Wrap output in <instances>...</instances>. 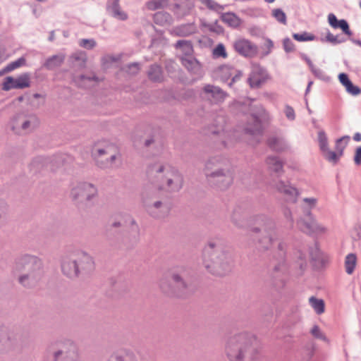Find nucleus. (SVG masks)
<instances>
[{
	"label": "nucleus",
	"instance_id": "obj_27",
	"mask_svg": "<svg viewBox=\"0 0 361 361\" xmlns=\"http://www.w3.org/2000/svg\"><path fill=\"white\" fill-rule=\"evenodd\" d=\"M267 145L271 150L277 152L286 151L289 148L288 142L284 138L279 137H269L267 140Z\"/></svg>",
	"mask_w": 361,
	"mask_h": 361
},
{
	"label": "nucleus",
	"instance_id": "obj_5",
	"mask_svg": "<svg viewBox=\"0 0 361 361\" xmlns=\"http://www.w3.org/2000/svg\"><path fill=\"white\" fill-rule=\"evenodd\" d=\"M204 173L209 185L221 190L227 189L233 181L228 161L221 156L211 157L205 164Z\"/></svg>",
	"mask_w": 361,
	"mask_h": 361
},
{
	"label": "nucleus",
	"instance_id": "obj_40",
	"mask_svg": "<svg viewBox=\"0 0 361 361\" xmlns=\"http://www.w3.org/2000/svg\"><path fill=\"white\" fill-rule=\"evenodd\" d=\"M98 80V78L94 74L90 75L82 74L77 78L76 82L78 86L86 87V82H97Z\"/></svg>",
	"mask_w": 361,
	"mask_h": 361
},
{
	"label": "nucleus",
	"instance_id": "obj_22",
	"mask_svg": "<svg viewBox=\"0 0 361 361\" xmlns=\"http://www.w3.org/2000/svg\"><path fill=\"white\" fill-rule=\"evenodd\" d=\"M221 80L227 82L231 87L233 84L240 80L242 76V72L229 66H224L221 68Z\"/></svg>",
	"mask_w": 361,
	"mask_h": 361
},
{
	"label": "nucleus",
	"instance_id": "obj_30",
	"mask_svg": "<svg viewBox=\"0 0 361 361\" xmlns=\"http://www.w3.org/2000/svg\"><path fill=\"white\" fill-rule=\"evenodd\" d=\"M64 60L65 55L63 54H55L46 59L43 63V67L49 71H53L60 67Z\"/></svg>",
	"mask_w": 361,
	"mask_h": 361
},
{
	"label": "nucleus",
	"instance_id": "obj_25",
	"mask_svg": "<svg viewBox=\"0 0 361 361\" xmlns=\"http://www.w3.org/2000/svg\"><path fill=\"white\" fill-rule=\"evenodd\" d=\"M310 257L313 265L317 268L324 267L328 262V257L323 253L315 245L310 247Z\"/></svg>",
	"mask_w": 361,
	"mask_h": 361
},
{
	"label": "nucleus",
	"instance_id": "obj_64",
	"mask_svg": "<svg viewBox=\"0 0 361 361\" xmlns=\"http://www.w3.org/2000/svg\"><path fill=\"white\" fill-rule=\"evenodd\" d=\"M41 162H46L47 163V159L44 160V159L42 158V157H37L31 163V167H33V166L37 165L38 164H39Z\"/></svg>",
	"mask_w": 361,
	"mask_h": 361
},
{
	"label": "nucleus",
	"instance_id": "obj_13",
	"mask_svg": "<svg viewBox=\"0 0 361 361\" xmlns=\"http://www.w3.org/2000/svg\"><path fill=\"white\" fill-rule=\"evenodd\" d=\"M123 227H125L126 230L122 233L121 242L129 247H134L140 241V226L129 214L123 215Z\"/></svg>",
	"mask_w": 361,
	"mask_h": 361
},
{
	"label": "nucleus",
	"instance_id": "obj_47",
	"mask_svg": "<svg viewBox=\"0 0 361 361\" xmlns=\"http://www.w3.org/2000/svg\"><path fill=\"white\" fill-rule=\"evenodd\" d=\"M213 54L215 57H223L227 56L225 47L223 44H219L213 50Z\"/></svg>",
	"mask_w": 361,
	"mask_h": 361
},
{
	"label": "nucleus",
	"instance_id": "obj_21",
	"mask_svg": "<svg viewBox=\"0 0 361 361\" xmlns=\"http://www.w3.org/2000/svg\"><path fill=\"white\" fill-rule=\"evenodd\" d=\"M238 53L246 57H254L257 53V47L247 39H239L234 44Z\"/></svg>",
	"mask_w": 361,
	"mask_h": 361
},
{
	"label": "nucleus",
	"instance_id": "obj_51",
	"mask_svg": "<svg viewBox=\"0 0 361 361\" xmlns=\"http://www.w3.org/2000/svg\"><path fill=\"white\" fill-rule=\"evenodd\" d=\"M273 16L276 20L280 23H286V17L285 13L280 8H276L273 11Z\"/></svg>",
	"mask_w": 361,
	"mask_h": 361
},
{
	"label": "nucleus",
	"instance_id": "obj_33",
	"mask_svg": "<svg viewBox=\"0 0 361 361\" xmlns=\"http://www.w3.org/2000/svg\"><path fill=\"white\" fill-rule=\"evenodd\" d=\"M149 79L155 82H160L163 80V72L161 67L156 63L150 66L147 72Z\"/></svg>",
	"mask_w": 361,
	"mask_h": 361
},
{
	"label": "nucleus",
	"instance_id": "obj_57",
	"mask_svg": "<svg viewBox=\"0 0 361 361\" xmlns=\"http://www.w3.org/2000/svg\"><path fill=\"white\" fill-rule=\"evenodd\" d=\"M202 3L210 9L216 10L219 5L212 0H200Z\"/></svg>",
	"mask_w": 361,
	"mask_h": 361
},
{
	"label": "nucleus",
	"instance_id": "obj_58",
	"mask_svg": "<svg viewBox=\"0 0 361 361\" xmlns=\"http://www.w3.org/2000/svg\"><path fill=\"white\" fill-rule=\"evenodd\" d=\"M338 79L340 82L345 87L351 80L349 79L348 74L341 73L338 75Z\"/></svg>",
	"mask_w": 361,
	"mask_h": 361
},
{
	"label": "nucleus",
	"instance_id": "obj_44",
	"mask_svg": "<svg viewBox=\"0 0 361 361\" xmlns=\"http://www.w3.org/2000/svg\"><path fill=\"white\" fill-rule=\"evenodd\" d=\"M283 47L286 53L293 52L295 50V45L289 37L283 39Z\"/></svg>",
	"mask_w": 361,
	"mask_h": 361
},
{
	"label": "nucleus",
	"instance_id": "obj_46",
	"mask_svg": "<svg viewBox=\"0 0 361 361\" xmlns=\"http://www.w3.org/2000/svg\"><path fill=\"white\" fill-rule=\"evenodd\" d=\"M262 48L264 49V51L262 53V56H266L269 55L274 48L273 41L269 38H266L265 43Z\"/></svg>",
	"mask_w": 361,
	"mask_h": 361
},
{
	"label": "nucleus",
	"instance_id": "obj_61",
	"mask_svg": "<svg viewBox=\"0 0 361 361\" xmlns=\"http://www.w3.org/2000/svg\"><path fill=\"white\" fill-rule=\"evenodd\" d=\"M250 33L253 36H261L263 35V31L256 25L252 26L249 29Z\"/></svg>",
	"mask_w": 361,
	"mask_h": 361
},
{
	"label": "nucleus",
	"instance_id": "obj_17",
	"mask_svg": "<svg viewBox=\"0 0 361 361\" xmlns=\"http://www.w3.org/2000/svg\"><path fill=\"white\" fill-rule=\"evenodd\" d=\"M30 75L28 73H24L17 78L11 76L6 77L3 83L2 90L8 91L11 89H23L30 87Z\"/></svg>",
	"mask_w": 361,
	"mask_h": 361
},
{
	"label": "nucleus",
	"instance_id": "obj_39",
	"mask_svg": "<svg viewBox=\"0 0 361 361\" xmlns=\"http://www.w3.org/2000/svg\"><path fill=\"white\" fill-rule=\"evenodd\" d=\"M317 140L320 151H326L329 149L328 137L323 130L318 132Z\"/></svg>",
	"mask_w": 361,
	"mask_h": 361
},
{
	"label": "nucleus",
	"instance_id": "obj_3",
	"mask_svg": "<svg viewBox=\"0 0 361 361\" xmlns=\"http://www.w3.org/2000/svg\"><path fill=\"white\" fill-rule=\"evenodd\" d=\"M43 262L35 255L23 254L18 256L12 267V274L18 276V283L26 288H35L44 276Z\"/></svg>",
	"mask_w": 361,
	"mask_h": 361
},
{
	"label": "nucleus",
	"instance_id": "obj_43",
	"mask_svg": "<svg viewBox=\"0 0 361 361\" xmlns=\"http://www.w3.org/2000/svg\"><path fill=\"white\" fill-rule=\"evenodd\" d=\"M324 157L330 163L335 165L338 162V158L336 155V152L331 151L329 148L326 151L322 152Z\"/></svg>",
	"mask_w": 361,
	"mask_h": 361
},
{
	"label": "nucleus",
	"instance_id": "obj_31",
	"mask_svg": "<svg viewBox=\"0 0 361 361\" xmlns=\"http://www.w3.org/2000/svg\"><path fill=\"white\" fill-rule=\"evenodd\" d=\"M183 66H184L188 71L194 74L200 73L201 66L198 61L192 56H185L181 59Z\"/></svg>",
	"mask_w": 361,
	"mask_h": 361
},
{
	"label": "nucleus",
	"instance_id": "obj_20",
	"mask_svg": "<svg viewBox=\"0 0 361 361\" xmlns=\"http://www.w3.org/2000/svg\"><path fill=\"white\" fill-rule=\"evenodd\" d=\"M274 186L279 192L284 195L286 201L293 203L296 202L299 192L298 190L291 186L288 182L286 183L282 180H279L274 184Z\"/></svg>",
	"mask_w": 361,
	"mask_h": 361
},
{
	"label": "nucleus",
	"instance_id": "obj_53",
	"mask_svg": "<svg viewBox=\"0 0 361 361\" xmlns=\"http://www.w3.org/2000/svg\"><path fill=\"white\" fill-rule=\"evenodd\" d=\"M80 46L87 49H91L96 46V42L92 39H83L80 42Z\"/></svg>",
	"mask_w": 361,
	"mask_h": 361
},
{
	"label": "nucleus",
	"instance_id": "obj_35",
	"mask_svg": "<svg viewBox=\"0 0 361 361\" xmlns=\"http://www.w3.org/2000/svg\"><path fill=\"white\" fill-rule=\"evenodd\" d=\"M357 257L355 254L350 253L345 257V268L348 274H353L356 265Z\"/></svg>",
	"mask_w": 361,
	"mask_h": 361
},
{
	"label": "nucleus",
	"instance_id": "obj_56",
	"mask_svg": "<svg viewBox=\"0 0 361 361\" xmlns=\"http://www.w3.org/2000/svg\"><path fill=\"white\" fill-rule=\"evenodd\" d=\"M204 27H209V30L212 31H214L218 34L222 33L224 32V29L221 26L218 24H202Z\"/></svg>",
	"mask_w": 361,
	"mask_h": 361
},
{
	"label": "nucleus",
	"instance_id": "obj_10",
	"mask_svg": "<svg viewBox=\"0 0 361 361\" xmlns=\"http://www.w3.org/2000/svg\"><path fill=\"white\" fill-rule=\"evenodd\" d=\"M76 357L77 348L71 340L51 343L47 350L48 361H75Z\"/></svg>",
	"mask_w": 361,
	"mask_h": 361
},
{
	"label": "nucleus",
	"instance_id": "obj_28",
	"mask_svg": "<svg viewBox=\"0 0 361 361\" xmlns=\"http://www.w3.org/2000/svg\"><path fill=\"white\" fill-rule=\"evenodd\" d=\"M195 24H180L171 30V35L178 37H188L197 32Z\"/></svg>",
	"mask_w": 361,
	"mask_h": 361
},
{
	"label": "nucleus",
	"instance_id": "obj_18",
	"mask_svg": "<svg viewBox=\"0 0 361 361\" xmlns=\"http://www.w3.org/2000/svg\"><path fill=\"white\" fill-rule=\"evenodd\" d=\"M268 77L269 75L266 68L259 65H254L247 81L251 87L257 88L265 82Z\"/></svg>",
	"mask_w": 361,
	"mask_h": 361
},
{
	"label": "nucleus",
	"instance_id": "obj_60",
	"mask_svg": "<svg viewBox=\"0 0 361 361\" xmlns=\"http://www.w3.org/2000/svg\"><path fill=\"white\" fill-rule=\"evenodd\" d=\"M354 161L357 166L361 164V146L358 147L355 150Z\"/></svg>",
	"mask_w": 361,
	"mask_h": 361
},
{
	"label": "nucleus",
	"instance_id": "obj_1",
	"mask_svg": "<svg viewBox=\"0 0 361 361\" xmlns=\"http://www.w3.org/2000/svg\"><path fill=\"white\" fill-rule=\"evenodd\" d=\"M246 209L243 206H236L231 216L233 223L238 228L247 226L251 237L259 250H269L274 242L279 240V233L273 219L261 214L255 217V225H248L245 216Z\"/></svg>",
	"mask_w": 361,
	"mask_h": 361
},
{
	"label": "nucleus",
	"instance_id": "obj_48",
	"mask_svg": "<svg viewBox=\"0 0 361 361\" xmlns=\"http://www.w3.org/2000/svg\"><path fill=\"white\" fill-rule=\"evenodd\" d=\"M349 140H350V136H348V135H345V136H343V137L337 139L336 140V145H335L336 150H338L341 148L345 149Z\"/></svg>",
	"mask_w": 361,
	"mask_h": 361
},
{
	"label": "nucleus",
	"instance_id": "obj_55",
	"mask_svg": "<svg viewBox=\"0 0 361 361\" xmlns=\"http://www.w3.org/2000/svg\"><path fill=\"white\" fill-rule=\"evenodd\" d=\"M285 115L286 118L290 121H294L295 118V111L293 107H291L289 105H286L285 106V111H284Z\"/></svg>",
	"mask_w": 361,
	"mask_h": 361
},
{
	"label": "nucleus",
	"instance_id": "obj_29",
	"mask_svg": "<svg viewBox=\"0 0 361 361\" xmlns=\"http://www.w3.org/2000/svg\"><path fill=\"white\" fill-rule=\"evenodd\" d=\"M266 163L270 171L276 173L277 176H281L283 172V162L277 156H269Z\"/></svg>",
	"mask_w": 361,
	"mask_h": 361
},
{
	"label": "nucleus",
	"instance_id": "obj_16",
	"mask_svg": "<svg viewBox=\"0 0 361 361\" xmlns=\"http://www.w3.org/2000/svg\"><path fill=\"white\" fill-rule=\"evenodd\" d=\"M123 226V215L109 220L105 228V236L109 240L121 241V228Z\"/></svg>",
	"mask_w": 361,
	"mask_h": 361
},
{
	"label": "nucleus",
	"instance_id": "obj_9",
	"mask_svg": "<svg viewBox=\"0 0 361 361\" xmlns=\"http://www.w3.org/2000/svg\"><path fill=\"white\" fill-rule=\"evenodd\" d=\"M317 199L314 197H305L302 199L301 206L304 217L297 221L298 228L309 235L322 233L326 228L319 224L312 214V210L316 207Z\"/></svg>",
	"mask_w": 361,
	"mask_h": 361
},
{
	"label": "nucleus",
	"instance_id": "obj_52",
	"mask_svg": "<svg viewBox=\"0 0 361 361\" xmlns=\"http://www.w3.org/2000/svg\"><path fill=\"white\" fill-rule=\"evenodd\" d=\"M221 20L224 23H237V16L233 13H224L221 16Z\"/></svg>",
	"mask_w": 361,
	"mask_h": 361
},
{
	"label": "nucleus",
	"instance_id": "obj_38",
	"mask_svg": "<svg viewBox=\"0 0 361 361\" xmlns=\"http://www.w3.org/2000/svg\"><path fill=\"white\" fill-rule=\"evenodd\" d=\"M169 4V0H149L145 4L147 9L154 11L164 8Z\"/></svg>",
	"mask_w": 361,
	"mask_h": 361
},
{
	"label": "nucleus",
	"instance_id": "obj_59",
	"mask_svg": "<svg viewBox=\"0 0 361 361\" xmlns=\"http://www.w3.org/2000/svg\"><path fill=\"white\" fill-rule=\"evenodd\" d=\"M298 259H299L298 264H299L300 268L301 269H305L306 267V266H307L305 255L302 253V252H299V253H298Z\"/></svg>",
	"mask_w": 361,
	"mask_h": 361
},
{
	"label": "nucleus",
	"instance_id": "obj_45",
	"mask_svg": "<svg viewBox=\"0 0 361 361\" xmlns=\"http://www.w3.org/2000/svg\"><path fill=\"white\" fill-rule=\"evenodd\" d=\"M123 69L128 74L135 75L139 72L140 66H139L138 63L134 62V63L128 64Z\"/></svg>",
	"mask_w": 361,
	"mask_h": 361
},
{
	"label": "nucleus",
	"instance_id": "obj_24",
	"mask_svg": "<svg viewBox=\"0 0 361 361\" xmlns=\"http://www.w3.org/2000/svg\"><path fill=\"white\" fill-rule=\"evenodd\" d=\"M106 10L117 20L124 21L128 19V15L121 9L119 0H108Z\"/></svg>",
	"mask_w": 361,
	"mask_h": 361
},
{
	"label": "nucleus",
	"instance_id": "obj_41",
	"mask_svg": "<svg viewBox=\"0 0 361 361\" xmlns=\"http://www.w3.org/2000/svg\"><path fill=\"white\" fill-rule=\"evenodd\" d=\"M26 60L24 57H20L17 60L9 63L3 69L4 72H11L23 65L25 64Z\"/></svg>",
	"mask_w": 361,
	"mask_h": 361
},
{
	"label": "nucleus",
	"instance_id": "obj_49",
	"mask_svg": "<svg viewBox=\"0 0 361 361\" xmlns=\"http://www.w3.org/2000/svg\"><path fill=\"white\" fill-rule=\"evenodd\" d=\"M311 334H312V336L314 337H315L316 338H319V339H321L324 341H326L328 342V338H326V336L320 331L319 326L317 325H314L312 330H311Z\"/></svg>",
	"mask_w": 361,
	"mask_h": 361
},
{
	"label": "nucleus",
	"instance_id": "obj_32",
	"mask_svg": "<svg viewBox=\"0 0 361 361\" xmlns=\"http://www.w3.org/2000/svg\"><path fill=\"white\" fill-rule=\"evenodd\" d=\"M107 361H137V360L132 352L120 350L113 353Z\"/></svg>",
	"mask_w": 361,
	"mask_h": 361
},
{
	"label": "nucleus",
	"instance_id": "obj_63",
	"mask_svg": "<svg viewBox=\"0 0 361 361\" xmlns=\"http://www.w3.org/2000/svg\"><path fill=\"white\" fill-rule=\"evenodd\" d=\"M22 116H23V115H21V114H18V115H16V116H13V120H12V122L13 123V126H12V129H13V130H15V129H16V128H18V123H17V121H18L19 119H20V118H21Z\"/></svg>",
	"mask_w": 361,
	"mask_h": 361
},
{
	"label": "nucleus",
	"instance_id": "obj_4",
	"mask_svg": "<svg viewBox=\"0 0 361 361\" xmlns=\"http://www.w3.org/2000/svg\"><path fill=\"white\" fill-rule=\"evenodd\" d=\"M202 260L205 268L216 276H224L230 272L232 268L231 255L214 241H209L204 247Z\"/></svg>",
	"mask_w": 361,
	"mask_h": 361
},
{
	"label": "nucleus",
	"instance_id": "obj_26",
	"mask_svg": "<svg viewBox=\"0 0 361 361\" xmlns=\"http://www.w3.org/2000/svg\"><path fill=\"white\" fill-rule=\"evenodd\" d=\"M15 343L13 333L5 326H0V350L11 348Z\"/></svg>",
	"mask_w": 361,
	"mask_h": 361
},
{
	"label": "nucleus",
	"instance_id": "obj_54",
	"mask_svg": "<svg viewBox=\"0 0 361 361\" xmlns=\"http://www.w3.org/2000/svg\"><path fill=\"white\" fill-rule=\"evenodd\" d=\"M330 25L334 28H341L343 33L348 36L352 35V32L350 30L349 24H330Z\"/></svg>",
	"mask_w": 361,
	"mask_h": 361
},
{
	"label": "nucleus",
	"instance_id": "obj_50",
	"mask_svg": "<svg viewBox=\"0 0 361 361\" xmlns=\"http://www.w3.org/2000/svg\"><path fill=\"white\" fill-rule=\"evenodd\" d=\"M345 90L348 93L356 96L361 93V89L355 85L352 82H350L345 87Z\"/></svg>",
	"mask_w": 361,
	"mask_h": 361
},
{
	"label": "nucleus",
	"instance_id": "obj_14",
	"mask_svg": "<svg viewBox=\"0 0 361 361\" xmlns=\"http://www.w3.org/2000/svg\"><path fill=\"white\" fill-rule=\"evenodd\" d=\"M97 193L96 187L89 183H79L75 187L73 188L71 192L73 200L83 202L89 201Z\"/></svg>",
	"mask_w": 361,
	"mask_h": 361
},
{
	"label": "nucleus",
	"instance_id": "obj_23",
	"mask_svg": "<svg viewBox=\"0 0 361 361\" xmlns=\"http://www.w3.org/2000/svg\"><path fill=\"white\" fill-rule=\"evenodd\" d=\"M145 206L149 214L156 219L164 217L169 212V207L161 201H156L152 204H145Z\"/></svg>",
	"mask_w": 361,
	"mask_h": 361
},
{
	"label": "nucleus",
	"instance_id": "obj_42",
	"mask_svg": "<svg viewBox=\"0 0 361 361\" xmlns=\"http://www.w3.org/2000/svg\"><path fill=\"white\" fill-rule=\"evenodd\" d=\"M154 23H169L171 17L165 11H159L154 15Z\"/></svg>",
	"mask_w": 361,
	"mask_h": 361
},
{
	"label": "nucleus",
	"instance_id": "obj_15",
	"mask_svg": "<svg viewBox=\"0 0 361 361\" xmlns=\"http://www.w3.org/2000/svg\"><path fill=\"white\" fill-rule=\"evenodd\" d=\"M200 97L212 103H219L224 101L227 94L221 87L211 84H206L200 92Z\"/></svg>",
	"mask_w": 361,
	"mask_h": 361
},
{
	"label": "nucleus",
	"instance_id": "obj_34",
	"mask_svg": "<svg viewBox=\"0 0 361 361\" xmlns=\"http://www.w3.org/2000/svg\"><path fill=\"white\" fill-rule=\"evenodd\" d=\"M292 36L293 38L298 42L318 41L319 39V37L316 35L305 31L300 33H293Z\"/></svg>",
	"mask_w": 361,
	"mask_h": 361
},
{
	"label": "nucleus",
	"instance_id": "obj_6",
	"mask_svg": "<svg viewBox=\"0 0 361 361\" xmlns=\"http://www.w3.org/2000/svg\"><path fill=\"white\" fill-rule=\"evenodd\" d=\"M147 174L152 184L160 190L177 192L183 186V178L173 168H166L162 165L154 164L149 166Z\"/></svg>",
	"mask_w": 361,
	"mask_h": 361
},
{
	"label": "nucleus",
	"instance_id": "obj_37",
	"mask_svg": "<svg viewBox=\"0 0 361 361\" xmlns=\"http://www.w3.org/2000/svg\"><path fill=\"white\" fill-rule=\"evenodd\" d=\"M309 302L310 305L318 314L324 312V302L323 300L312 296L310 298Z\"/></svg>",
	"mask_w": 361,
	"mask_h": 361
},
{
	"label": "nucleus",
	"instance_id": "obj_62",
	"mask_svg": "<svg viewBox=\"0 0 361 361\" xmlns=\"http://www.w3.org/2000/svg\"><path fill=\"white\" fill-rule=\"evenodd\" d=\"M299 56H300V58L305 61L307 64L308 65L309 68L310 69H313V63L312 61H311V59L307 56V55L305 53H302V52H300L299 53Z\"/></svg>",
	"mask_w": 361,
	"mask_h": 361
},
{
	"label": "nucleus",
	"instance_id": "obj_36",
	"mask_svg": "<svg viewBox=\"0 0 361 361\" xmlns=\"http://www.w3.org/2000/svg\"><path fill=\"white\" fill-rule=\"evenodd\" d=\"M322 42H329L332 44H338L345 42V38L340 35H334L329 31L327 32V34L325 37H319V39Z\"/></svg>",
	"mask_w": 361,
	"mask_h": 361
},
{
	"label": "nucleus",
	"instance_id": "obj_7",
	"mask_svg": "<svg viewBox=\"0 0 361 361\" xmlns=\"http://www.w3.org/2000/svg\"><path fill=\"white\" fill-rule=\"evenodd\" d=\"M94 268L91 256L82 251H76L63 257L61 270L64 275L74 278L79 274H88Z\"/></svg>",
	"mask_w": 361,
	"mask_h": 361
},
{
	"label": "nucleus",
	"instance_id": "obj_11",
	"mask_svg": "<svg viewBox=\"0 0 361 361\" xmlns=\"http://www.w3.org/2000/svg\"><path fill=\"white\" fill-rule=\"evenodd\" d=\"M278 264H276L269 274L268 283L277 291L282 290L286 283V244L280 242L278 244Z\"/></svg>",
	"mask_w": 361,
	"mask_h": 361
},
{
	"label": "nucleus",
	"instance_id": "obj_19",
	"mask_svg": "<svg viewBox=\"0 0 361 361\" xmlns=\"http://www.w3.org/2000/svg\"><path fill=\"white\" fill-rule=\"evenodd\" d=\"M116 149L113 145L107 146L103 149H97V154L99 157H102L103 155H109V159H106V160L97 159V164L99 167L102 169L112 167L114 166V161L116 159Z\"/></svg>",
	"mask_w": 361,
	"mask_h": 361
},
{
	"label": "nucleus",
	"instance_id": "obj_8",
	"mask_svg": "<svg viewBox=\"0 0 361 361\" xmlns=\"http://www.w3.org/2000/svg\"><path fill=\"white\" fill-rule=\"evenodd\" d=\"M171 285L168 286L164 282L160 287L164 292L178 298H185L193 292V287L190 283V270L184 267L173 269L170 274Z\"/></svg>",
	"mask_w": 361,
	"mask_h": 361
},
{
	"label": "nucleus",
	"instance_id": "obj_2",
	"mask_svg": "<svg viewBox=\"0 0 361 361\" xmlns=\"http://www.w3.org/2000/svg\"><path fill=\"white\" fill-rule=\"evenodd\" d=\"M224 353L229 361H264L265 360L257 338L247 332L229 336L226 341Z\"/></svg>",
	"mask_w": 361,
	"mask_h": 361
},
{
	"label": "nucleus",
	"instance_id": "obj_12",
	"mask_svg": "<svg viewBox=\"0 0 361 361\" xmlns=\"http://www.w3.org/2000/svg\"><path fill=\"white\" fill-rule=\"evenodd\" d=\"M248 106L250 105V102L247 101ZM257 111L254 112L250 106H248L247 112H250V121L247 123V126L244 128V131L245 134L250 135L252 136L253 141L255 143H258L260 142L262 133H263V126L262 120L264 119L267 117V111L262 106H259L257 107Z\"/></svg>",
	"mask_w": 361,
	"mask_h": 361
}]
</instances>
